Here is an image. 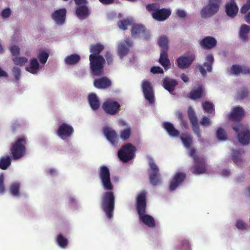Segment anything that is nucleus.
<instances>
[{
  "label": "nucleus",
  "mask_w": 250,
  "mask_h": 250,
  "mask_svg": "<svg viewBox=\"0 0 250 250\" xmlns=\"http://www.w3.org/2000/svg\"><path fill=\"white\" fill-rule=\"evenodd\" d=\"M136 207L140 220L148 227L154 228L155 226L154 219L150 215L146 214V192L145 191H142L138 194L136 198Z\"/></svg>",
  "instance_id": "nucleus-2"
},
{
  "label": "nucleus",
  "mask_w": 250,
  "mask_h": 250,
  "mask_svg": "<svg viewBox=\"0 0 250 250\" xmlns=\"http://www.w3.org/2000/svg\"><path fill=\"white\" fill-rule=\"evenodd\" d=\"M225 8L226 14L230 17L235 16L238 12V7L234 0H230V1L227 2Z\"/></svg>",
  "instance_id": "nucleus-26"
},
{
  "label": "nucleus",
  "mask_w": 250,
  "mask_h": 250,
  "mask_svg": "<svg viewBox=\"0 0 250 250\" xmlns=\"http://www.w3.org/2000/svg\"><path fill=\"white\" fill-rule=\"evenodd\" d=\"M49 57V54L45 52L44 50H40L38 58L42 64H44L47 62V60Z\"/></svg>",
  "instance_id": "nucleus-44"
},
{
  "label": "nucleus",
  "mask_w": 250,
  "mask_h": 250,
  "mask_svg": "<svg viewBox=\"0 0 250 250\" xmlns=\"http://www.w3.org/2000/svg\"><path fill=\"white\" fill-rule=\"evenodd\" d=\"M12 61L15 65L22 66L27 62L28 59L24 57H15Z\"/></svg>",
  "instance_id": "nucleus-41"
},
{
  "label": "nucleus",
  "mask_w": 250,
  "mask_h": 250,
  "mask_svg": "<svg viewBox=\"0 0 250 250\" xmlns=\"http://www.w3.org/2000/svg\"><path fill=\"white\" fill-rule=\"evenodd\" d=\"M236 226L238 229H243L246 228L245 223L241 220H238L237 221Z\"/></svg>",
  "instance_id": "nucleus-60"
},
{
  "label": "nucleus",
  "mask_w": 250,
  "mask_h": 250,
  "mask_svg": "<svg viewBox=\"0 0 250 250\" xmlns=\"http://www.w3.org/2000/svg\"><path fill=\"white\" fill-rule=\"evenodd\" d=\"M162 82L164 88L169 92H173L176 86L178 85V82L176 80L168 77L165 78Z\"/></svg>",
  "instance_id": "nucleus-28"
},
{
  "label": "nucleus",
  "mask_w": 250,
  "mask_h": 250,
  "mask_svg": "<svg viewBox=\"0 0 250 250\" xmlns=\"http://www.w3.org/2000/svg\"><path fill=\"white\" fill-rule=\"evenodd\" d=\"M217 44L215 39L211 36H207L200 42L201 46L205 49H210L214 47Z\"/></svg>",
  "instance_id": "nucleus-25"
},
{
  "label": "nucleus",
  "mask_w": 250,
  "mask_h": 250,
  "mask_svg": "<svg viewBox=\"0 0 250 250\" xmlns=\"http://www.w3.org/2000/svg\"><path fill=\"white\" fill-rule=\"evenodd\" d=\"M74 132L73 127L67 124L63 123L60 125L58 129L57 135L62 139L64 137H70Z\"/></svg>",
  "instance_id": "nucleus-17"
},
{
  "label": "nucleus",
  "mask_w": 250,
  "mask_h": 250,
  "mask_svg": "<svg viewBox=\"0 0 250 250\" xmlns=\"http://www.w3.org/2000/svg\"><path fill=\"white\" fill-rule=\"evenodd\" d=\"M56 241L58 245L63 249L66 248L68 244V240L62 233L58 234Z\"/></svg>",
  "instance_id": "nucleus-38"
},
{
  "label": "nucleus",
  "mask_w": 250,
  "mask_h": 250,
  "mask_svg": "<svg viewBox=\"0 0 250 250\" xmlns=\"http://www.w3.org/2000/svg\"><path fill=\"white\" fill-rule=\"evenodd\" d=\"M20 184L18 182H15L12 184L10 187V191L12 195L15 196L20 195Z\"/></svg>",
  "instance_id": "nucleus-40"
},
{
  "label": "nucleus",
  "mask_w": 250,
  "mask_h": 250,
  "mask_svg": "<svg viewBox=\"0 0 250 250\" xmlns=\"http://www.w3.org/2000/svg\"><path fill=\"white\" fill-rule=\"evenodd\" d=\"M103 131L106 139L110 144L114 146H117L118 136L115 130L108 126H105L104 127Z\"/></svg>",
  "instance_id": "nucleus-16"
},
{
  "label": "nucleus",
  "mask_w": 250,
  "mask_h": 250,
  "mask_svg": "<svg viewBox=\"0 0 250 250\" xmlns=\"http://www.w3.org/2000/svg\"><path fill=\"white\" fill-rule=\"evenodd\" d=\"M76 15L81 20L86 19L89 15L88 7L85 4L77 6L76 8Z\"/></svg>",
  "instance_id": "nucleus-27"
},
{
  "label": "nucleus",
  "mask_w": 250,
  "mask_h": 250,
  "mask_svg": "<svg viewBox=\"0 0 250 250\" xmlns=\"http://www.w3.org/2000/svg\"><path fill=\"white\" fill-rule=\"evenodd\" d=\"M88 102L92 109L97 110L99 108L100 102L95 93H91L89 95Z\"/></svg>",
  "instance_id": "nucleus-32"
},
{
  "label": "nucleus",
  "mask_w": 250,
  "mask_h": 250,
  "mask_svg": "<svg viewBox=\"0 0 250 250\" xmlns=\"http://www.w3.org/2000/svg\"><path fill=\"white\" fill-rule=\"evenodd\" d=\"M150 72L153 74H162L164 71L160 66H153L151 68Z\"/></svg>",
  "instance_id": "nucleus-57"
},
{
  "label": "nucleus",
  "mask_w": 250,
  "mask_h": 250,
  "mask_svg": "<svg viewBox=\"0 0 250 250\" xmlns=\"http://www.w3.org/2000/svg\"><path fill=\"white\" fill-rule=\"evenodd\" d=\"M149 165L150 168L148 172L150 182L153 186L158 185L160 183L159 169L152 159H150Z\"/></svg>",
  "instance_id": "nucleus-10"
},
{
  "label": "nucleus",
  "mask_w": 250,
  "mask_h": 250,
  "mask_svg": "<svg viewBox=\"0 0 250 250\" xmlns=\"http://www.w3.org/2000/svg\"><path fill=\"white\" fill-rule=\"evenodd\" d=\"M245 114L243 108L240 106H235L233 108L228 116L229 119L232 121H240Z\"/></svg>",
  "instance_id": "nucleus-21"
},
{
  "label": "nucleus",
  "mask_w": 250,
  "mask_h": 250,
  "mask_svg": "<svg viewBox=\"0 0 250 250\" xmlns=\"http://www.w3.org/2000/svg\"><path fill=\"white\" fill-rule=\"evenodd\" d=\"M241 66L237 64L233 65L230 69V73L235 75H238L241 73Z\"/></svg>",
  "instance_id": "nucleus-50"
},
{
  "label": "nucleus",
  "mask_w": 250,
  "mask_h": 250,
  "mask_svg": "<svg viewBox=\"0 0 250 250\" xmlns=\"http://www.w3.org/2000/svg\"><path fill=\"white\" fill-rule=\"evenodd\" d=\"M111 81L106 77L94 80L93 84L98 89H106L111 86Z\"/></svg>",
  "instance_id": "nucleus-24"
},
{
  "label": "nucleus",
  "mask_w": 250,
  "mask_h": 250,
  "mask_svg": "<svg viewBox=\"0 0 250 250\" xmlns=\"http://www.w3.org/2000/svg\"><path fill=\"white\" fill-rule=\"evenodd\" d=\"M11 164V159L9 156L2 157L0 159V168L6 170Z\"/></svg>",
  "instance_id": "nucleus-37"
},
{
  "label": "nucleus",
  "mask_w": 250,
  "mask_h": 250,
  "mask_svg": "<svg viewBox=\"0 0 250 250\" xmlns=\"http://www.w3.org/2000/svg\"><path fill=\"white\" fill-rule=\"evenodd\" d=\"M200 124L204 126H209L211 125V122L209 118L204 116L200 121Z\"/></svg>",
  "instance_id": "nucleus-52"
},
{
  "label": "nucleus",
  "mask_w": 250,
  "mask_h": 250,
  "mask_svg": "<svg viewBox=\"0 0 250 250\" xmlns=\"http://www.w3.org/2000/svg\"><path fill=\"white\" fill-rule=\"evenodd\" d=\"M250 9V0H248L246 3L244 4L240 9V12L242 14H245Z\"/></svg>",
  "instance_id": "nucleus-53"
},
{
  "label": "nucleus",
  "mask_w": 250,
  "mask_h": 250,
  "mask_svg": "<svg viewBox=\"0 0 250 250\" xmlns=\"http://www.w3.org/2000/svg\"><path fill=\"white\" fill-rule=\"evenodd\" d=\"M216 136L217 139L221 141H225L227 139L226 132L221 127L219 128L217 130Z\"/></svg>",
  "instance_id": "nucleus-46"
},
{
  "label": "nucleus",
  "mask_w": 250,
  "mask_h": 250,
  "mask_svg": "<svg viewBox=\"0 0 250 250\" xmlns=\"http://www.w3.org/2000/svg\"><path fill=\"white\" fill-rule=\"evenodd\" d=\"M189 156L194 160V161L198 160V159H201L199 158L198 156L196 154V150L194 148H191L189 151Z\"/></svg>",
  "instance_id": "nucleus-59"
},
{
  "label": "nucleus",
  "mask_w": 250,
  "mask_h": 250,
  "mask_svg": "<svg viewBox=\"0 0 250 250\" xmlns=\"http://www.w3.org/2000/svg\"><path fill=\"white\" fill-rule=\"evenodd\" d=\"M104 49V46L99 43L92 44L90 47V68L92 74L96 76L104 74V65L105 61L104 57L100 54Z\"/></svg>",
  "instance_id": "nucleus-1"
},
{
  "label": "nucleus",
  "mask_w": 250,
  "mask_h": 250,
  "mask_svg": "<svg viewBox=\"0 0 250 250\" xmlns=\"http://www.w3.org/2000/svg\"><path fill=\"white\" fill-rule=\"evenodd\" d=\"M74 1L77 6L83 5V4L86 5L87 3V0H74Z\"/></svg>",
  "instance_id": "nucleus-62"
},
{
  "label": "nucleus",
  "mask_w": 250,
  "mask_h": 250,
  "mask_svg": "<svg viewBox=\"0 0 250 250\" xmlns=\"http://www.w3.org/2000/svg\"><path fill=\"white\" fill-rule=\"evenodd\" d=\"M203 86L202 85H200L196 89L192 90L189 92V98L193 100L200 99L203 96Z\"/></svg>",
  "instance_id": "nucleus-31"
},
{
  "label": "nucleus",
  "mask_w": 250,
  "mask_h": 250,
  "mask_svg": "<svg viewBox=\"0 0 250 250\" xmlns=\"http://www.w3.org/2000/svg\"><path fill=\"white\" fill-rule=\"evenodd\" d=\"M4 176L3 174H0V193H3L5 191V187L4 185Z\"/></svg>",
  "instance_id": "nucleus-58"
},
{
  "label": "nucleus",
  "mask_w": 250,
  "mask_h": 250,
  "mask_svg": "<svg viewBox=\"0 0 250 250\" xmlns=\"http://www.w3.org/2000/svg\"><path fill=\"white\" fill-rule=\"evenodd\" d=\"M26 140L25 137L18 139L11 146L10 151L12 158L18 160L22 158L26 152Z\"/></svg>",
  "instance_id": "nucleus-4"
},
{
  "label": "nucleus",
  "mask_w": 250,
  "mask_h": 250,
  "mask_svg": "<svg viewBox=\"0 0 250 250\" xmlns=\"http://www.w3.org/2000/svg\"><path fill=\"white\" fill-rule=\"evenodd\" d=\"M233 129L237 133L239 142L243 145L250 143V130L241 123L232 126Z\"/></svg>",
  "instance_id": "nucleus-8"
},
{
  "label": "nucleus",
  "mask_w": 250,
  "mask_h": 250,
  "mask_svg": "<svg viewBox=\"0 0 250 250\" xmlns=\"http://www.w3.org/2000/svg\"><path fill=\"white\" fill-rule=\"evenodd\" d=\"M244 151L241 149H237L236 150H234L232 152V160L234 163L237 164L239 162L241 161V158L240 157V154L241 153H244Z\"/></svg>",
  "instance_id": "nucleus-42"
},
{
  "label": "nucleus",
  "mask_w": 250,
  "mask_h": 250,
  "mask_svg": "<svg viewBox=\"0 0 250 250\" xmlns=\"http://www.w3.org/2000/svg\"><path fill=\"white\" fill-rule=\"evenodd\" d=\"M180 78L182 79V80L185 83H187L189 81V78L188 76L185 74V73H182V74H181Z\"/></svg>",
  "instance_id": "nucleus-64"
},
{
  "label": "nucleus",
  "mask_w": 250,
  "mask_h": 250,
  "mask_svg": "<svg viewBox=\"0 0 250 250\" xmlns=\"http://www.w3.org/2000/svg\"><path fill=\"white\" fill-rule=\"evenodd\" d=\"M81 60L80 55L77 54H73L67 56L64 60L65 63L67 65H75Z\"/></svg>",
  "instance_id": "nucleus-35"
},
{
  "label": "nucleus",
  "mask_w": 250,
  "mask_h": 250,
  "mask_svg": "<svg viewBox=\"0 0 250 250\" xmlns=\"http://www.w3.org/2000/svg\"><path fill=\"white\" fill-rule=\"evenodd\" d=\"M163 126L170 136H179L180 134L179 131L174 127L172 123L168 122H165L163 123Z\"/></svg>",
  "instance_id": "nucleus-29"
},
{
  "label": "nucleus",
  "mask_w": 250,
  "mask_h": 250,
  "mask_svg": "<svg viewBox=\"0 0 250 250\" xmlns=\"http://www.w3.org/2000/svg\"><path fill=\"white\" fill-rule=\"evenodd\" d=\"M195 56L192 53H187L179 57L176 61L177 67L181 69L188 68L195 60Z\"/></svg>",
  "instance_id": "nucleus-9"
},
{
  "label": "nucleus",
  "mask_w": 250,
  "mask_h": 250,
  "mask_svg": "<svg viewBox=\"0 0 250 250\" xmlns=\"http://www.w3.org/2000/svg\"><path fill=\"white\" fill-rule=\"evenodd\" d=\"M159 62L166 70L169 68L170 62L168 58L167 51H166V50L165 51H161Z\"/></svg>",
  "instance_id": "nucleus-30"
},
{
  "label": "nucleus",
  "mask_w": 250,
  "mask_h": 250,
  "mask_svg": "<svg viewBox=\"0 0 250 250\" xmlns=\"http://www.w3.org/2000/svg\"><path fill=\"white\" fill-rule=\"evenodd\" d=\"M133 42L129 39H125L120 42L118 45V53L121 58L126 56L129 51L130 48L133 46Z\"/></svg>",
  "instance_id": "nucleus-14"
},
{
  "label": "nucleus",
  "mask_w": 250,
  "mask_h": 250,
  "mask_svg": "<svg viewBox=\"0 0 250 250\" xmlns=\"http://www.w3.org/2000/svg\"><path fill=\"white\" fill-rule=\"evenodd\" d=\"M99 176L104 189L113 190L114 187L111 183L109 169L106 166H102L100 167Z\"/></svg>",
  "instance_id": "nucleus-6"
},
{
  "label": "nucleus",
  "mask_w": 250,
  "mask_h": 250,
  "mask_svg": "<svg viewBox=\"0 0 250 250\" xmlns=\"http://www.w3.org/2000/svg\"><path fill=\"white\" fill-rule=\"evenodd\" d=\"M186 175L182 172H178L173 176L169 184V190L170 191L174 190L178 186H179L186 179Z\"/></svg>",
  "instance_id": "nucleus-20"
},
{
  "label": "nucleus",
  "mask_w": 250,
  "mask_h": 250,
  "mask_svg": "<svg viewBox=\"0 0 250 250\" xmlns=\"http://www.w3.org/2000/svg\"><path fill=\"white\" fill-rule=\"evenodd\" d=\"M115 197L112 190H107L101 197V207L106 217L111 219L115 209Z\"/></svg>",
  "instance_id": "nucleus-3"
},
{
  "label": "nucleus",
  "mask_w": 250,
  "mask_h": 250,
  "mask_svg": "<svg viewBox=\"0 0 250 250\" xmlns=\"http://www.w3.org/2000/svg\"><path fill=\"white\" fill-rule=\"evenodd\" d=\"M146 10L149 11H152V12H154L156 10L160 8V5L158 3H150L148 4L146 6Z\"/></svg>",
  "instance_id": "nucleus-49"
},
{
  "label": "nucleus",
  "mask_w": 250,
  "mask_h": 250,
  "mask_svg": "<svg viewBox=\"0 0 250 250\" xmlns=\"http://www.w3.org/2000/svg\"><path fill=\"white\" fill-rule=\"evenodd\" d=\"M39 63L36 58H33L30 60V65L26 67V70L32 74H36L39 70Z\"/></svg>",
  "instance_id": "nucleus-33"
},
{
  "label": "nucleus",
  "mask_w": 250,
  "mask_h": 250,
  "mask_svg": "<svg viewBox=\"0 0 250 250\" xmlns=\"http://www.w3.org/2000/svg\"><path fill=\"white\" fill-rule=\"evenodd\" d=\"M131 24L129 20L124 19L118 22V26L120 29L125 30L127 29V26Z\"/></svg>",
  "instance_id": "nucleus-47"
},
{
  "label": "nucleus",
  "mask_w": 250,
  "mask_h": 250,
  "mask_svg": "<svg viewBox=\"0 0 250 250\" xmlns=\"http://www.w3.org/2000/svg\"><path fill=\"white\" fill-rule=\"evenodd\" d=\"M171 11L169 9L160 8L154 12H152V18L159 21H163L167 20L170 15Z\"/></svg>",
  "instance_id": "nucleus-18"
},
{
  "label": "nucleus",
  "mask_w": 250,
  "mask_h": 250,
  "mask_svg": "<svg viewBox=\"0 0 250 250\" xmlns=\"http://www.w3.org/2000/svg\"><path fill=\"white\" fill-rule=\"evenodd\" d=\"M177 15L180 18H184L186 17V13L183 10L179 9L177 11Z\"/></svg>",
  "instance_id": "nucleus-63"
},
{
  "label": "nucleus",
  "mask_w": 250,
  "mask_h": 250,
  "mask_svg": "<svg viewBox=\"0 0 250 250\" xmlns=\"http://www.w3.org/2000/svg\"><path fill=\"white\" fill-rule=\"evenodd\" d=\"M136 147L130 143L123 146L118 152V156L123 162H127L135 156Z\"/></svg>",
  "instance_id": "nucleus-7"
},
{
  "label": "nucleus",
  "mask_w": 250,
  "mask_h": 250,
  "mask_svg": "<svg viewBox=\"0 0 250 250\" xmlns=\"http://www.w3.org/2000/svg\"><path fill=\"white\" fill-rule=\"evenodd\" d=\"M249 94V92L247 88L245 87H243L241 89V90L238 92L237 94V99H243L246 98Z\"/></svg>",
  "instance_id": "nucleus-48"
},
{
  "label": "nucleus",
  "mask_w": 250,
  "mask_h": 250,
  "mask_svg": "<svg viewBox=\"0 0 250 250\" xmlns=\"http://www.w3.org/2000/svg\"><path fill=\"white\" fill-rule=\"evenodd\" d=\"M250 31V27L247 24H243L239 32L240 38L245 42L248 41V34Z\"/></svg>",
  "instance_id": "nucleus-36"
},
{
  "label": "nucleus",
  "mask_w": 250,
  "mask_h": 250,
  "mask_svg": "<svg viewBox=\"0 0 250 250\" xmlns=\"http://www.w3.org/2000/svg\"><path fill=\"white\" fill-rule=\"evenodd\" d=\"M105 58L108 65H110L112 63L113 59L111 53L109 51H107L105 54Z\"/></svg>",
  "instance_id": "nucleus-55"
},
{
  "label": "nucleus",
  "mask_w": 250,
  "mask_h": 250,
  "mask_svg": "<svg viewBox=\"0 0 250 250\" xmlns=\"http://www.w3.org/2000/svg\"><path fill=\"white\" fill-rule=\"evenodd\" d=\"M158 44L161 48V51H168V40L166 37H161L158 41Z\"/></svg>",
  "instance_id": "nucleus-39"
},
{
  "label": "nucleus",
  "mask_w": 250,
  "mask_h": 250,
  "mask_svg": "<svg viewBox=\"0 0 250 250\" xmlns=\"http://www.w3.org/2000/svg\"><path fill=\"white\" fill-rule=\"evenodd\" d=\"M131 35L132 37H136L140 36H144L145 40L148 38V33L145 27L141 24H134L131 28Z\"/></svg>",
  "instance_id": "nucleus-19"
},
{
  "label": "nucleus",
  "mask_w": 250,
  "mask_h": 250,
  "mask_svg": "<svg viewBox=\"0 0 250 250\" xmlns=\"http://www.w3.org/2000/svg\"><path fill=\"white\" fill-rule=\"evenodd\" d=\"M206 171L205 161L203 158L194 161V166L192 167V173L194 174L205 173Z\"/></svg>",
  "instance_id": "nucleus-22"
},
{
  "label": "nucleus",
  "mask_w": 250,
  "mask_h": 250,
  "mask_svg": "<svg viewBox=\"0 0 250 250\" xmlns=\"http://www.w3.org/2000/svg\"><path fill=\"white\" fill-rule=\"evenodd\" d=\"M180 139L186 148L190 147L193 142V139L191 135L188 133H183L181 134Z\"/></svg>",
  "instance_id": "nucleus-34"
},
{
  "label": "nucleus",
  "mask_w": 250,
  "mask_h": 250,
  "mask_svg": "<svg viewBox=\"0 0 250 250\" xmlns=\"http://www.w3.org/2000/svg\"><path fill=\"white\" fill-rule=\"evenodd\" d=\"M12 71L15 79L19 81L21 76V69L17 67H14Z\"/></svg>",
  "instance_id": "nucleus-54"
},
{
  "label": "nucleus",
  "mask_w": 250,
  "mask_h": 250,
  "mask_svg": "<svg viewBox=\"0 0 250 250\" xmlns=\"http://www.w3.org/2000/svg\"><path fill=\"white\" fill-rule=\"evenodd\" d=\"M206 62L203 64L198 65L197 68L203 76H205L207 71L210 72L214 62V58L212 54H208L206 57Z\"/></svg>",
  "instance_id": "nucleus-15"
},
{
  "label": "nucleus",
  "mask_w": 250,
  "mask_h": 250,
  "mask_svg": "<svg viewBox=\"0 0 250 250\" xmlns=\"http://www.w3.org/2000/svg\"><path fill=\"white\" fill-rule=\"evenodd\" d=\"M66 14V10L65 8H62L57 10H56L52 14V18L58 24H62L65 20Z\"/></svg>",
  "instance_id": "nucleus-23"
},
{
  "label": "nucleus",
  "mask_w": 250,
  "mask_h": 250,
  "mask_svg": "<svg viewBox=\"0 0 250 250\" xmlns=\"http://www.w3.org/2000/svg\"><path fill=\"white\" fill-rule=\"evenodd\" d=\"M102 107L106 113L114 115L120 110L121 105L117 102L111 99H108L104 103Z\"/></svg>",
  "instance_id": "nucleus-11"
},
{
  "label": "nucleus",
  "mask_w": 250,
  "mask_h": 250,
  "mask_svg": "<svg viewBox=\"0 0 250 250\" xmlns=\"http://www.w3.org/2000/svg\"><path fill=\"white\" fill-rule=\"evenodd\" d=\"M10 51L13 56L17 57L20 54V48L18 46L14 45L10 48Z\"/></svg>",
  "instance_id": "nucleus-51"
},
{
  "label": "nucleus",
  "mask_w": 250,
  "mask_h": 250,
  "mask_svg": "<svg viewBox=\"0 0 250 250\" xmlns=\"http://www.w3.org/2000/svg\"><path fill=\"white\" fill-rule=\"evenodd\" d=\"M188 119L192 125V129L193 132L198 137H201V132L198 123L197 117L194 110L191 106H189L188 108Z\"/></svg>",
  "instance_id": "nucleus-12"
},
{
  "label": "nucleus",
  "mask_w": 250,
  "mask_h": 250,
  "mask_svg": "<svg viewBox=\"0 0 250 250\" xmlns=\"http://www.w3.org/2000/svg\"><path fill=\"white\" fill-rule=\"evenodd\" d=\"M131 128L130 127H126L120 131V138L124 141H126L130 136L131 135Z\"/></svg>",
  "instance_id": "nucleus-43"
},
{
  "label": "nucleus",
  "mask_w": 250,
  "mask_h": 250,
  "mask_svg": "<svg viewBox=\"0 0 250 250\" xmlns=\"http://www.w3.org/2000/svg\"><path fill=\"white\" fill-rule=\"evenodd\" d=\"M222 0H208V5L201 10L200 14L202 18L212 17L219 11Z\"/></svg>",
  "instance_id": "nucleus-5"
},
{
  "label": "nucleus",
  "mask_w": 250,
  "mask_h": 250,
  "mask_svg": "<svg viewBox=\"0 0 250 250\" xmlns=\"http://www.w3.org/2000/svg\"><path fill=\"white\" fill-rule=\"evenodd\" d=\"M241 73L244 74H250V69L248 67L241 66Z\"/></svg>",
  "instance_id": "nucleus-61"
},
{
  "label": "nucleus",
  "mask_w": 250,
  "mask_h": 250,
  "mask_svg": "<svg viewBox=\"0 0 250 250\" xmlns=\"http://www.w3.org/2000/svg\"><path fill=\"white\" fill-rule=\"evenodd\" d=\"M202 107L205 112L208 113H211L214 110L213 104L209 102H205L203 103Z\"/></svg>",
  "instance_id": "nucleus-45"
},
{
  "label": "nucleus",
  "mask_w": 250,
  "mask_h": 250,
  "mask_svg": "<svg viewBox=\"0 0 250 250\" xmlns=\"http://www.w3.org/2000/svg\"><path fill=\"white\" fill-rule=\"evenodd\" d=\"M11 14V12L9 8L4 9L1 12V16L4 19L9 18Z\"/></svg>",
  "instance_id": "nucleus-56"
},
{
  "label": "nucleus",
  "mask_w": 250,
  "mask_h": 250,
  "mask_svg": "<svg viewBox=\"0 0 250 250\" xmlns=\"http://www.w3.org/2000/svg\"><path fill=\"white\" fill-rule=\"evenodd\" d=\"M142 88L146 99L149 103L153 104L154 102V95L151 83L147 80H144L142 82Z\"/></svg>",
  "instance_id": "nucleus-13"
}]
</instances>
